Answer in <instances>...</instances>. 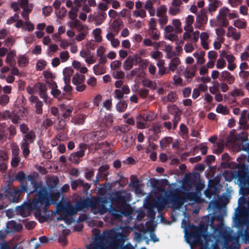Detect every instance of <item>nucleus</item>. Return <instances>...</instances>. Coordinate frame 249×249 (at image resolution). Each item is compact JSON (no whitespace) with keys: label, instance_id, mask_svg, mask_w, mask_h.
I'll use <instances>...</instances> for the list:
<instances>
[{"label":"nucleus","instance_id":"nucleus-1","mask_svg":"<svg viewBox=\"0 0 249 249\" xmlns=\"http://www.w3.org/2000/svg\"><path fill=\"white\" fill-rule=\"evenodd\" d=\"M58 180L56 177L49 178L47 181L48 187H44L41 184L34 180L31 177L26 178V186L23 190L30 193L36 192L35 198L32 202H25L20 207H18L17 211L23 217L28 216L32 210H37L42 205L47 206L53 202L50 201L51 198L56 199L59 194H53L52 192L56 188Z\"/></svg>","mask_w":249,"mask_h":249},{"label":"nucleus","instance_id":"nucleus-2","mask_svg":"<svg viewBox=\"0 0 249 249\" xmlns=\"http://www.w3.org/2000/svg\"><path fill=\"white\" fill-rule=\"evenodd\" d=\"M117 231L113 229L101 234H95L92 243L87 246L86 249H118L119 244H124L127 238Z\"/></svg>","mask_w":249,"mask_h":249},{"label":"nucleus","instance_id":"nucleus-3","mask_svg":"<svg viewBox=\"0 0 249 249\" xmlns=\"http://www.w3.org/2000/svg\"><path fill=\"white\" fill-rule=\"evenodd\" d=\"M212 220L208 215L204 216L201 221L198 233L185 234V240L192 248L198 246L200 249H207L211 237V234L207 232L208 227L212 226Z\"/></svg>","mask_w":249,"mask_h":249},{"label":"nucleus","instance_id":"nucleus-4","mask_svg":"<svg viewBox=\"0 0 249 249\" xmlns=\"http://www.w3.org/2000/svg\"><path fill=\"white\" fill-rule=\"evenodd\" d=\"M86 207L85 201L77 202L75 205L67 204L61 212V216L57 220H64L67 224L74 221L72 215Z\"/></svg>","mask_w":249,"mask_h":249},{"label":"nucleus","instance_id":"nucleus-5","mask_svg":"<svg viewBox=\"0 0 249 249\" xmlns=\"http://www.w3.org/2000/svg\"><path fill=\"white\" fill-rule=\"evenodd\" d=\"M27 114L26 109L22 107L18 111L15 109L12 114L8 110H5L2 112V116L4 120L10 118L13 123L16 124L18 122L19 119H24Z\"/></svg>","mask_w":249,"mask_h":249},{"label":"nucleus","instance_id":"nucleus-6","mask_svg":"<svg viewBox=\"0 0 249 249\" xmlns=\"http://www.w3.org/2000/svg\"><path fill=\"white\" fill-rule=\"evenodd\" d=\"M85 77L84 75L76 73L72 77V83L76 86V89L79 92L84 91L86 88V85L83 84Z\"/></svg>","mask_w":249,"mask_h":249},{"label":"nucleus","instance_id":"nucleus-7","mask_svg":"<svg viewBox=\"0 0 249 249\" xmlns=\"http://www.w3.org/2000/svg\"><path fill=\"white\" fill-rule=\"evenodd\" d=\"M167 9L164 5L160 6L157 9L156 16L159 18V22L161 25H164L167 22Z\"/></svg>","mask_w":249,"mask_h":249},{"label":"nucleus","instance_id":"nucleus-8","mask_svg":"<svg viewBox=\"0 0 249 249\" xmlns=\"http://www.w3.org/2000/svg\"><path fill=\"white\" fill-rule=\"evenodd\" d=\"M80 55L84 59L88 65L92 64L96 62L94 55L88 49L83 48L80 52Z\"/></svg>","mask_w":249,"mask_h":249},{"label":"nucleus","instance_id":"nucleus-9","mask_svg":"<svg viewBox=\"0 0 249 249\" xmlns=\"http://www.w3.org/2000/svg\"><path fill=\"white\" fill-rule=\"evenodd\" d=\"M36 87L39 90L40 98L43 99L46 104H50L51 102V99L48 96L46 93L47 90L46 86L43 83H39L36 84Z\"/></svg>","mask_w":249,"mask_h":249},{"label":"nucleus","instance_id":"nucleus-10","mask_svg":"<svg viewBox=\"0 0 249 249\" xmlns=\"http://www.w3.org/2000/svg\"><path fill=\"white\" fill-rule=\"evenodd\" d=\"M155 118V116H151L149 114H145L143 115H139L137 117V127L140 129L145 128V122L150 121Z\"/></svg>","mask_w":249,"mask_h":249},{"label":"nucleus","instance_id":"nucleus-11","mask_svg":"<svg viewBox=\"0 0 249 249\" xmlns=\"http://www.w3.org/2000/svg\"><path fill=\"white\" fill-rule=\"evenodd\" d=\"M5 196L10 202H17L19 196V191L14 188H10Z\"/></svg>","mask_w":249,"mask_h":249},{"label":"nucleus","instance_id":"nucleus-12","mask_svg":"<svg viewBox=\"0 0 249 249\" xmlns=\"http://www.w3.org/2000/svg\"><path fill=\"white\" fill-rule=\"evenodd\" d=\"M19 5L23 9L30 8L32 6V4H28V0H18L17 2H13L11 4V7L15 11L18 10Z\"/></svg>","mask_w":249,"mask_h":249},{"label":"nucleus","instance_id":"nucleus-13","mask_svg":"<svg viewBox=\"0 0 249 249\" xmlns=\"http://www.w3.org/2000/svg\"><path fill=\"white\" fill-rule=\"evenodd\" d=\"M49 88L51 89V93L54 97L60 99L61 91L58 89L56 83L53 80L48 81Z\"/></svg>","mask_w":249,"mask_h":249},{"label":"nucleus","instance_id":"nucleus-14","mask_svg":"<svg viewBox=\"0 0 249 249\" xmlns=\"http://www.w3.org/2000/svg\"><path fill=\"white\" fill-rule=\"evenodd\" d=\"M201 44L204 49H209V33L208 32H203L200 34Z\"/></svg>","mask_w":249,"mask_h":249},{"label":"nucleus","instance_id":"nucleus-15","mask_svg":"<svg viewBox=\"0 0 249 249\" xmlns=\"http://www.w3.org/2000/svg\"><path fill=\"white\" fill-rule=\"evenodd\" d=\"M7 231L11 232L13 231H19L22 229V226L20 223H17L15 221L12 220L8 222L6 225Z\"/></svg>","mask_w":249,"mask_h":249},{"label":"nucleus","instance_id":"nucleus-16","mask_svg":"<svg viewBox=\"0 0 249 249\" xmlns=\"http://www.w3.org/2000/svg\"><path fill=\"white\" fill-rule=\"evenodd\" d=\"M72 66L81 74L86 73L88 71V68L84 64L77 60H73L72 61Z\"/></svg>","mask_w":249,"mask_h":249},{"label":"nucleus","instance_id":"nucleus-17","mask_svg":"<svg viewBox=\"0 0 249 249\" xmlns=\"http://www.w3.org/2000/svg\"><path fill=\"white\" fill-rule=\"evenodd\" d=\"M208 20L207 17L205 15H199L196 20L195 27L197 29H201Z\"/></svg>","mask_w":249,"mask_h":249},{"label":"nucleus","instance_id":"nucleus-18","mask_svg":"<svg viewBox=\"0 0 249 249\" xmlns=\"http://www.w3.org/2000/svg\"><path fill=\"white\" fill-rule=\"evenodd\" d=\"M229 9L227 8H223L220 11L218 15L217 16V20H221V22L223 24L228 25V21L226 19V17L229 14Z\"/></svg>","mask_w":249,"mask_h":249},{"label":"nucleus","instance_id":"nucleus-19","mask_svg":"<svg viewBox=\"0 0 249 249\" xmlns=\"http://www.w3.org/2000/svg\"><path fill=\"white\" fill-rule=\"evenodd\" d=\"M221 78L222 80L226 81L229 84H231L234 82V77L229 71H224L221 73Z\"/></svg>","mask_w":249,"mask_h":249},{"label":"nucleus","instance_id":"nucleus-20","mask_svg":"<svg viewBox=\"0 0 249 249\" xmlns=\"http://www.w3.org/2000/svg\"><path fill=\"white\" fill-rule=\"evenodd\" d=\"M73 73V70L71 67H66L63 71L64 83H70L71 77Z\"/></svg>","mask_w":249,"mask_h":249},{"label":"nucleus","instance_id":"nucleus-21","mask_svg":"<svg viewBox=\"0 0 249 249\" xmlns=\"http://www.w3.org/2000/svg\"><path fill=\"white\" fill-rule=\"evenodd\" d=\"M227 36L228 37H231L234 40H237L240 37V33L237 32L234 28L229 27L228 29Z\"/></svg>","mask_w":249,"mask_h":249},{"label":"nucleus","instance_id":"nucleus-22","mask_svg":"<svg viewBox=\"0 0 249 249\" xmlns=\"http://www.w3.org/2000/svg\"><path fill=\"white\" fill-rule=\"evenodd\" d=\"M16 56V53L14 51H12L8 53L7 54L5 62L10 66H14L16 64L15 57Z\"/></svg>","mask_w":249,"mask_h":249},{"label":"nucleus","instance_id":"nucleus-23","mask_svg":"<svg viewBox=\"0 0 249 249\" xmlns=\"http://www.w3.org/2000/svg\"><path fill=\"white\" fill-rule=\"evenodd\" d=\"M194 22V18L192 15H189L185 18V25L184 27L185 31H193L192 24Z\"/></svg>","mask_w":249,"mask_h":249},{"label":"nucleus","instance_id":"nucleus-24","mask_svg":"<svg viewBox=\"0 0 249 249\" xmlns=\"http://www.w3.org/2000/svg\"><path fill=\"white\" fill-rule=\"evenodd\" d=\"M15 22H16L15 26L17 28H20L22 26V20L19 19V16L18 14H15L7 21L8 24H12Z\"/></svg>","mask_w":249,"mask_h":249},{"label":"nucleus","instance_id":"nucleus-25","mask_svg":"<svg viewBox=\"0 0 249 249\" xmlns=\"http://www.w3.org/2000/svg\"><path fill=\"white\" fill-rule=\"evenodd\" d=\"M29 63V59L25 55L20 54L18 57V64L20 67H25Z\"/></svg>","mask_w":249,"mask_h":249},{"label":"nucleus","instance_id":"nucleus-26","mask_svg":"<svg viewBox=\"0 0 249 249\" xmlns=\"http://www.w3.org/2000/svg\"><path fill=\"white\" fill-rule=\"evenodd\" d=\"M93 73L96 75H101L106 72L104 67L100 63H98L93 66Z\"/></svg>","mask_w":249,"mask_h":249},{"label":"nucleus","instance_id":"nucleus-27","mask_svg":"<svg viewBox=\"0 0 249 249\" xmlns=\"http://www.w3.org/2000/svg\"><path fill=\"white\" fill-rule=\"evenodd\" d=\"M0 249H16L15 243L14 240L3 242L0 244Z\"/></svg>","mask_w":249,"mask_h":249},{"label":"nucleus","instance_id":"nucleus-28","mask_svg":"<svg viewBox=\"0 0 249 249\" xmlns=\"http://www.w3.org/2000/svg\"><path fill=\"white\" fill-rule=\"evenodd\" d=\"M205 53L204 51H200L199 52H195L193 53V56L197 59V63L198 64H203L205 60L204 58Z\"/></svg>","mask_w":249,"mask_h":249},{"label":"nucleus","instance_id":"nucleus-29","mask_svg":"<svg viewBox=\"0 0 249 249\" xmlns=\"http://www.w3.org/2000/svg\"><path fill=\"white\" fill-rule=\"evenodd\" d=\"M179 64V59L178 57H175L171 60L169 64V69L172 71H174L177 69Z\"/></svg>","mask_w":249,"mask_h":249},{"label":"nucleus","instance_id":"nucleus-30","mask_svg":"<svg viewBox=\"0 0 249 249\" xmlns=\"http://www.w3.org/2000/svg\"><path fill=\"white\" fill-rule=\"evenodd\" d=\"M177 99V96L174 92L169 93L167 96L162 97V100L164 103L174 102Z\"/></svg>","mask_w":249,"mask_h":249},{"label":"nucleus","instance_id":"nucleus-31","mask_svg":"<svg viewBox=\"0 0 249 249\" xmlns=\"http://www.w3.org/2000/svg\"><path fill=\"white\" fill-rule=\"evenodd\" d=\"M134 64V60L131 57H128L124 63V68L125 70H130Z\"/></svg>","mask_w":249,"mask_h":249},{"label":"nucleus","instance_id":"nucleus-32","mask_svg":"<svg viewBox=\"0 0 249 249\" xmlns=\"http://www.w3.org/2000/svg\"><path fill=\"white\" fill-rule=\"evenodd\" d=\"M24 30L31 32L34 29V25L29 20H27L23 23L21 27Z\"/></svg>","mask_w":249,"mask_h":249},{"label":"nucleus","instance_id":"nucleus-33","mask_svg":"<svg viewBox=\"0 0 249 249\" xmlns=\"http://www.w3.org/2000/svg\"><path fill=\"white\" fill-rule=\"evenodd\" d=\"M216 111L218 113L226 115L229 113V110L227 107L222 104H218L216 108Z\"/></svg>","mask_w":249,"mask_h":249},{"label":"nucleus","instance_id":"nucleus-34","mask_svg":"<svg viewBox=\"0 0 249 249\" xmlns=\"http://www.w3.org/2000/svg\"><path fill=\"white\" fill-rule=\"evenodd\" d=\"M101 30L100 28H96L92 31V34L93 35L95 41L100 42L102 41V37L101 36Z\"/></svg>","mask_w":249,"mask_h":249},{"label":"nucleus","instance_id":"nucleus-35","mask_svg":"<svg viewBox=\"0 0 249 249\" xmlns=\"http://www.w3.org/2000/svg\"><path fill=\"white\" fill-rule=\"evenodd\" d=\"M221 56L224 57L225 58L228 62V63H231V62H234V60H235V57L231 54H228L225 51H222L221 53Z\"/></svg>","mask_w":249,"mask_h":249},{"label":"nucleus","instance_id":"nucleus-36","mask_svg":"<svg viewBox=\"0 0 249 249\" xmlns=\"http://www.w3.org/2000/svg\"><path fill=\"white\" fill-rule=\"evenodd\" d=\"M86 118V116L84 114H78L73 119V122L75 124H82L84 122V120Z\"/></svg>","mask_w":249,"mask_h":249},{"label":"nucleus","instance_id":"nucleus-37","mask_svg":"<svg viewBox=\"0 0 249 249\" xmlns=\"http://www.w3.org/2000/svg\"><path fill=\"white\" fill-rule=\"evenodd\" d=\"M34 137V133L32 131H30L24 136L23 142H28V144H29L33 142Z\"/></svg>","mask_w":249,"mask_h":249},{"label":"nucleus","instance_id":"nucleus-38","mask_svg":"<svg viewBox=\"0 0 249 249\" xmlns=\"http://www.w3.org/2000/svg\"><path fill=\"white\" fill-rule=\"evenodd\" d=\"M226 66V61L224 59V57L221 56V54L220 55V57L217 59L216 64V67L217 69H222L224 68Z\"/></svg>","mask_w":249,"mask_h":249},{"label":"nucleus","instance_id":"nucleus-39","mask_svg":"<svg viewBox=\"0 0 249 249\" xmlns=\"http://www.w3.org/2000/svg\"><path fill=\"white\" fill-rule=\"evenodd\" d=\"M60 60L62 63L67 62L70 58V54L67 51L61 52L59 54Z\"/></svg>","mask_w":249,"mask_h":249},{"label":"nucleus","instance_id":"nucleus-40","mask_svg":"<svg viewBox=\"0 0 249 249\" xmlns=\"http://www.w3.org/2000/svg\"><path fill=\"white\" fill-rule=\"evenodd\" d=\"M127 104L125 101H120L116 105V108L119 112L124 111L127 108Z\"/></svg>","mask_w":249,"mask_h":249},{"label":"nucleus","instance_id":"nucleus-41","mask_svg":"<svg viewBox=\"0 0 249 249\" xmlns=\"http://www.w3.org/2000/svg\"><path fill=\"white\" fill-rule=\"evenodd\" d=\"M133 16L136 17H141V18H143L146 17V14L144 10L140 9L134 11Z\"/></svg>","mask_w":249,"mask_h":249},{"label":"nucleus","instance_id":"nucleus-42","mask_svg":"<svg viewBox=\"0 0 249 249\" xmlns=\"http://www.w3.org/2000/svg\"><path fill=\"white\" fill-rule=\"evenodd\" d=\"M28 142H22L21 148L22 150V153L25 157H26L30 153Z\"/></svg>","mask_w":249,"mask_h":249},{"label":"nucleus","instance_id":"nucleus-43","mask_svg":"<svg viewBox=\"0 0 249 249\" xmlns=\"http://www.w3.org/2000/svg\"><path fill=\"white\" fill-rule=\"evenodd\" d=\"M47 62L43 59H39L37 61L36 64V69L37 71L43 70L46 66Z\"/></svg>","mask_w":249,"mask_h":249},{"label":"nucleus","instance_id":"nucleus-44","mask_svg":"<svg viewBox=\"0 0 249 249\" xmlns=\"http://www.w3.org/2000/svg\"><path fill=\"white\" fill-rule=\"evenodd\" d=\"M172 24L175 27L176 32L177 33H180L182 31V29L180 28L181 22L178 19H174L172 20Z\"/></svg>","mask_w":249,"mask_h":249},{"label":"nucleus","instance_id":"nucleus-45","mask_svg":"<svg viewBox=\"0 0 249 249\" xmlns=\"http://www.w3.org/2000/svg\"><path fill=\"white\" fill-rule=\"evenodd\" d=\"M80 150L73 154L76 155V156H77L79 158H81L84 155L85 150L87 148V145L84 143H81L80 144Z\"/></svg>","mask_w":249,"mask_h":249},{"label":"nucleus","instance_id":"nucleus-46","mask_svg":"<svg viewBox=\"0 0 249 249\" xmlns=\"http://www.w3.org/2000/svg\"><path fill=\"white\" fill-rule=\"evenodd\" d=\"M44 77L46 79V82L48 84V81L53 80L52 79L55 77L54 75L49 71H46L43 72Z\"/></svg>","mask_w":249,"mask_h":249},{"label":"nucleus","instance_id":"nucleus-47","mask_svg":"<svg viewBox=\"0 0 249 249\" xmlns=\"http://www.w3.org/2000/svg\"><path fill=\"white\" fill-rule=\"evenodd\" d=\"M78 11V7L76 6L75 7H72L71 11L69 13L70 18L72 20L75 19L77 17V13Z\"/></svg>","mask_w":249,"mask_h":249},{"label":"nucleus","instance_id":"nucleus-48","mask_svg":"<svg viewBox=\"0 0 249 249\" xmlns=\"http://www.w3.org/2000/svg\"><path fill=\"white\" fill-rule=\"evenodd\" d=\"M219 2L216 0L210 1L209 5V10L210 11H214L219 6Z\"/></svg>","mask_w":249,"mask_h":249},{"label":"nucleus","instance_id":"nucleus-49","mask_svg":"<svg viewBox=\"0 0 249 249\" xmlns=\"http://www.w3.org/2000/svg\"><path fill=\"white\" fill-rule=\"evenodd\" d=\"M195 69L192 67H187L185 71V76L187 77H192L195 75Z\"/></svg>","mask_w":249,"mask_h":249},{"label":"nucleus","instance_id":"nucleus-50","mask_svg":"<svg viewBox=\"0 0 249 249\" xmlns=\"http://www.w3.org/2000/svg\"><path fill=\"white\" fill-rule=\"evenodd\" d=\"M210 25L211 27L216 26H227L225 24H223V22H221V20L215 19H211L210 20Z\"/></svg>","mask_w":249,"mask_h":249},{"label":"nucleus","instance_id":"nucleus-51","mask_svg":"<svg viewBox=\"0 0 249 249\" xmlns=\"http://www.w3.org/2000/svg\"><path fill=\"white\" fill-rule=\"evenodd\" d=\"M88 34V30L84 31V32H79V33L76 36L75 40L77 41H81L84 40Z\"/></svg>","mask_w":249,"mask_h":249},{"label":"nucleus","instance_id":"nucleus-52","mask_svg":"<svg viewBox=\"0 0 249 249\" xmlns=\"http://www.w3.org/2000/svg\"><path fill=\"white\" fill-rule=\"evenodd\" d=\"M74 25H76L75 28L79 32H84V31H87V30L88 31H89V28L81 24L78 20V21H76Z\"/></svg>","mask_w":249,"mask_h":249},{"label":"nucleus","instance_id":"nucleus-53","mask_svg":"<svg viewBox=\"0 0 249 249\" xmlns=\"http://www.w3.org/2000/svg\"><path fill=\"white\" fill-rule=\"evenodd\" d=\"M105 49L104 47L103 46H100L97 50V51H96V53H97V55L99 56V57H101V59H100V62L101 63H104L105 62V61H104V60H103L102 59V57L103 56V54L104 53H105Z\"/></svg>","mask_w":249,"mask_h":249},{"label":"nucleus","instance_id":"nucleus-54","mask_svg":"<svg viewBox=\"0 0 249 249\" xmlns=\"http://www.w3.org/2000/svg\"><path fill=\"white\" fill-rule=\"evenodd\" d=\"M164 50L166 52L167 55L169 58H171L175 55V53L172 51V48L170 45H166Z\"/></svg>","mask_w":249,"mask_h":249},{"label":"nucleus","instance_id":"nucleus-55","mask_svg":"<svg viewBox=\"0 0 249 249\" xmlns=\"http://www.w3.org/2000/svg\"><path fill=\"white\" fill-rule=\"evenodd\" d=\"M234 25L238 28H244L246 27V22L243 20L237 19L234 21Z\"/></svg>","mask_w":249,"mask_h":249},{"label":"nucleus","instance_id":"nucleus-56","mask_svg":"<svg viewBox=\"0 0 249 249\" xmlns=\"http://www.w3.org/2000/svg\"><path fill=\"white\" fill-rule=\"evenodd\" d=\"M58 50V46L55 44H51L49 45L48 49L47 52L48 54L56 52Z\"/></svg>","mask_w":249,"mask_h":249},{"label":"nucleus","instance_id":"nucleus-57","mask_svg":"<svg viewBox=\"0 0 249 249\" xmlns=\"http://www.w3.org/2000/svg\"><path fill=\"white\" fill-rule=\"evenodd\" d=\"M33 6H31L30 8L27 9H23V11L22 13V18L25 19V20H29V14L32 11Z\"/></svg>","mask_w":249,"mask_h":249},{"label":"nucleus","instance_id":"nucleus-58","mask_svg":"<svg viewBox=\"0 0 249 249\" xmlns=\"http://www.w3.org/2000/svg\"><path fill=\"white\" fill-rule=\"evenodd\" d=\"M9 101V96L7 95H2L0 96V105L5 106Z\"/></svg>","mask_w":249,"mask_h":249},{"label":"nucleus","instance_id":"nucleus-59","mask_svg":"<svg viewBox=\"0 0 249 249\" xmlns=\"http://www.w3.org/2000/svg\"><path fill=\"white\" fill-rule=\"evenodd\" d=\"M172 142V139L170 137H167L162 139L160 141V144L162 147H165L170 144Z\"/></svg>","mask_w":249,"mask_h":249},{"label":"nucleus","instance_id":"nucleus-60","mask_svg":"<svg viewBox=\"0 0 249 249\" xmlns=\"http://www.w3.org/2000/svg\"><path fill=\"white\" fill-rule=\"evenodd\" d=\"M87 83L89 86L94 87L97 85V79L95 77L91 76L88 79Z\"/></svg>","mask_w":249,"mask_h":249},{"label":"nucleus","instance_id":"nucleus-61","mask_svg":"<svg viewBox=\"0 0 249 249\" xmlns=\"http://www.w3.org/2000/svg\"><path fill=\"white\" fill-rule=\"evenodd\" d=\"M223 38L221 37H217L216 40L213 42V46L215 49H219L220 48L221 43L223 42Z\"/></svg>","mask_w":249,"mask_h":249},{"label":"nucleus","instance_id":"nucleus-62","mask_svg":"<svg viewBox=\"0 0 249 249\" xmlns=\"http://www.w3.org/2000/svg\"><path fill=\"white\" fill-rule=\"evenodd\" d=\"M112 76L115 79H122L124 76V73L122 71H114L112 73Z\"/></svg>","mask_w":249,"mask_h":249},{"label":"nucleus","instance_id":"nucleus-63","mask_svg":"<svg viewBox=\"0 0 249 249\" xmlns=\"http://www.w3.org/2000/svg\"><path fill=\"white\" fill-rule=\"evenodd\" d=\"M180 12L179 7L171 6L169 9V13L172 16H175L178 14Z\"/></svg>","mask_w":249,"mask_h":249},{"label":"nucleus","instance_id":"nucleus-64","mask_svg":"<svg viewBox=\"0 0 249 249\" xmlns=\"http://www.w3.org/2000/svg\"><path fill=\"white\" fill-rule=\"evenodd\" d=\"M149 34L152 39L154 40H157L159 39V34L156 29L150 30L149 31Z\"/></svg>","mask_w":249,"mask_h":249}]
</instances>
